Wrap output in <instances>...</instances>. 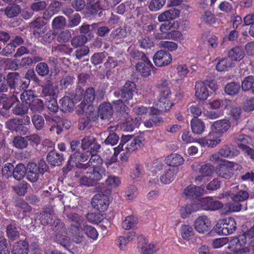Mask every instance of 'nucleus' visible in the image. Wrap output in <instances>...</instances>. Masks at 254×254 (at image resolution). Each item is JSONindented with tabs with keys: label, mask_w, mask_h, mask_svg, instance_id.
Instances as JSON below:
<instances>
[{
	"label": "nucleus",
	"mask_w": 254,
	"mask_h": 254,
	"mask_svg": "<svg viewBox=\"0 0 254 254\" xmlns=\"http://www.w3.org/2000/svg\"><path fill=\"white\" fill-rule=\"evenodd\" d=\"M14 168L13 178L17 181L22 180L26 174L27 168L22 163H18Z\"/></svg>",
	"instance_id": "ea45409f"
},
{
	"label": "nucleus",
	"mask_w": 254,
	"mask_h": 254,
	"mask_svg": "<svg viewBox=\"0 0 254 254\" xmlns=\"http://www.w3.org/2000/svg\"><path fill=\"white\" fill-rule=\"evenodd\" d=\"M205 190L203 186H188L184 190L185 194L189 197L196 198L203 193Z\"/></svg>",
	"instance_id": "412c9836"
},
{
	"label": "nucleus",
	"mask_w": 254,
	"mask_h": 254,
	"mask_svg": "<svg viewBox=\"0 0 254 254\" xmlns=\"http://www.w3.org/2000/svg\"><path fill=\"white\" fill-rule=\"evenodd\" d=\"M195 90V96L199 101H205L209 96L208 88L203 81H196Z\"/></svg>",
	"instance_id": "f3484780"
},
{
	"label": "nucleus",
	"mask_w": 254,
	"mask_h": 254,
	"mask_svg": "<svg viewBox=\"0 0 254 254\" xmlns=\"http://www.w3.org/2000/svg\"><path fill=\"white\" fill-rule=\"evenodd\" d=\"M234 163L227 162L226 163L218 165L215 169L217 175L225 180L232 179L234 175Z\"/></svg>",
	"instance_id": "1a4fd4ad"
},
{
	"label": "nucleus",
	"mask_w": 254,
	"mask_h": 254,
	"mask_svg": "<svg viewBox=\"0 0 254 254\" xmlns=\"http://www.w3.org/2000/svg\"><path fill=\"white\" fill-rule=\"evenodd\" d=\"M194 229L199 234H207L211 229V222L210 219L205 215L198 216L193 223Z\"/></svg>",
	"instance_id": "6e6552de"
},
{
	"label": "nucleus",
	"mask_w": 254,
	"mask_h": 254,
	"mask_svg": "<svg viewBox=\"0 0 254 254\" xmlns=\"http://www.w3.org/2000/svg\"><path fill=\"white\" fill-rule=\"evenodd\" d=\"M134 8V4L130 1H127L118 6L116 12L123 15L125 12H130V10Z\"/></svg>",
	"instance_id": "4d7b16f0"
},
{
	"label": "nucleus",
	"mask_w": 254,
	"mask_h": 254,
	"mask_svg": "<svg viewBox=\"0 0 254 254\" xmlns=\"http://www.w3.org/2000/svg\"><path fill=\"white\" fill-rule=\"evenodd\" d=\"M46 12H44L43 16L38 17L30 23V28L32 29L34 35L36 36H41V29L46 25V21L50 19V17H46Z\"/></svg>",
	"instance_id": "4468645a"
},
{
	"label": "nucleus",
	"mask_w": 254,
	"mask_h": 254,
	"mask_svg": "<svg viewBox=\"0 0 254 254\" xmlns=\"http://www.w3.org/2000/svg\"><path fill=\"white\" fill-rule=\"evenodd\" d=\"M254 84V76L249 75L246 77L242 82V89L243 91L252 90Z\"/></svg>",
	"instance_id": "774afa93"
},
{
	"label": "nucleus",
	"mask_w": 254,
	"mask_h": 254,
	"mask_svg": "<svg viewBox=\"0 0 254 254\" xmlns=\"http://www.w3.org/2000/svg\"><path fill=\"white\" fill-rule=\"evenodd\" d=\"M245 56V52L241 46H237L231 49L228 52V57L232 61H240Z\"/></svg>",
	"instance_id": "c756f323"
},
{
	"label": "nucleus",
	"mask_w": 254,
	"mask_h": 254,
	"mask_svg": "<svg viewBox=\"0 0 254 254\" xmlns=\"http://www.w3.org/2000/svg\"><path fill=\"white\" fill-rule=\"evenodd\" d=\"M29 108L19 101L12 109V113L16 116H23L28 113Z\"/></svg>",
	"instance_id": "5fc2aeb1"
},
{
	"label": "nucleus",
	"mask_w": 254,
	"mask_h": 254,
	"mask_svg": "<svg viewBox=\"0 0 254 254\" xmlns=\"http://www.w3.org/2000/svg\"><path fill=\"white\" fill-rule=\"evenodd\" d=\"M128 102H125L122 99H120L113 102L114 108L116 111L124 116V117H127L129 111L128 107L127 104Z\"/></svg>",
	"instance_id": "473e14b6"
},
{
	"label": "nucleus",
	"mask_w": 254,
	"mask_h": 254,
	"mask_svg": "<svg viewBox=\"0 0 254 254\" xmlns=\"http://www.w3.org/2000/svg\"><path fill=\"white\" fill-rule=\"evenodd\" d=\"M66 216L68 221L72 222L70 225V232L73 237V240L77 244L81 243L83 236L80 233L81 226L84 221V218L76 213L66 212Z\"/></svg>",
	"instance_id": "f03ea898"
},
{
	"label": "nucleus",
	"mask_w": 254,
	"mask_h": 254,
	"mask_svg": "<svg viewBox=\"0 0 254 254\" xmlns=\"http://www.w3.org/2000/svg\"><path fill=\"white\" fill-rule=\"evenodd\" d=\"M22 81L23 79L21 78L19 73L17 72H9L5 77L7 90L8 88L10 90H14L13 91L20 90L22 89L21 84Z\"/></svg>",
	"instance_id": "f8f14e48"
},
{
	"label": "nucleus",
	"mask_w": 254,
	"mask_h": 254,
	"mask_svg": "<svg viewBox=\"0 0 254 254\" xmlns=\"http://www.w3.org/2000/svg\"><path fill=\"white\" fill-rule=\"evenodd\" d=\"M170 82L166 79H161L157 82L156 87L159 92V96L165 97H171L172 92L169 85Z\"/></svg>",
	"instance_id": "4be33fe9"
},
{
	"label": "nucleus",
	"mask_w": 254,
	"mask_h": 254,
	"mask_svg": "<svg viewBox=\"0 0 254 254\" xmlns=\"http://www.w3.org/2000/svg\"><path fill=\"white\" fill-rule=\"evenodd\" d=\"M98 112L101 119H109L113 115V109L110 103L104 102L99 106Z\"/></svg>",
	"instance_id": "a878e982"
},
{
	"label": "nucleus",
	"mask_w": 254,
	"mask_h": 254,
	"mask_svg": "<svg viewBox=\"0 0 254 254\" xmlns=\"http://www.w3.org/2000/svg\"><path fill=\"white\" fill-rule=\"evenodd\" d=\"M70 156L71 157V159H72V162L75 163H78L76 166L77 168H79L78 167L79 165L82 164L81 162L86 161L89 159L90 154H89V151H85L83 150V151H76L72 154Z\"/></svg>",
	"instance_id": "2f4dec72"
},
{
	"label": "nucleus",
	"mask_w": 254,
	"mask_h": 254,
	"mask_svg": "<svg viewBox=\"0 0 254 254\" xmlns=\"http://www.w3.org/2000/svg\"><path fill=\"white\" fill-rule=\"evenodd\" d=\"M180 233L183 239L189 241L193 237L194 231L192 226L183 224L181 227Z\"/></svg>",
	"instance_id": "a19ab883"
},
{
	"label": "nucleus",
	"mask_w": 254,
	"mask_h": 254,
	"mask_svg": "<svg viewBox=\"0 0 254 254\" xmlns=\"http://www.w3.org/2000/svg\"><path fill=\"white\" fill-rule=\"evenodd\" d=\"M197 211V207L195 203H190L183 206L180 209V214L182 218L185 219L192 212Z\"/></svg>",
	"instance_id": "de8ad7c7"
},
{
	"label": "nucleus",
	"mask_w": 254,
	"mask_h": 254,
	"mask_svg": "<svg viewBox=\"0 0 254 254\" xmlns=\"http://www.w3.org/2000/svg\"><path fill=\"white\" fill-rule=\"evenodd\" d=\"M172 61L171 55L165 50L158 51L153 56L154 63L156 66L158 67L168 65Z\"/></svg>",
	"instance_id": "ddd939ff"
},
{
	"label": "nucleus",
	"mask_w": 254,
	"mask_h": 254,
	"mask_svg": "<svg viewBox=\"0 0 254 254\" xmlns=\"http://www.w3.org/2000/svg\"><path fill=\"white\" fill-rule=\"evenodd\" d=\"M166 164L173 167H177L184 164L183 157L178 153H172L167 156L165 159Z\"/></svg>",
	"instance_id": "bb28decb"
},
{
	"label": "nucleus",
	"mask_w": 254,
	"mask_h": 254,
	"mask_svg": "<svg viewBox=\"0 0 254 254\" xmlns=\"http://www.w3.org/2000/svg\"><path fill=\"white\" fill-rule=\"evenodd\" d=\"M121 183L120 178L115 175L108 176V178L105 181L106 185L111 188H115L119 187L121 184Z\"/></svg>",
	"instance_id": "338daca9"
},
{
	"label": "nucleus",
	"mask_w": 254,
	"mask_h": 254,
	"mask_svg": "<svg viewBox=\"0 0 254 254\" xmlns=\"http://www.w3.org/2000/svg\"><path fill=\"white\" fill-rule=\"evenodd\" d=\"M231 126L230 122L226 119H222L215 121L211 126L212 131L219 137L227 132Z\"/></svg>",
	"instance_id": "2eb2a0df"
},
{
	"label": "nucleus",
	"mask_w": 254,
	"mask_h": 254,
	"mask_svg": "<svg viewBox=\"0 0 254 254\" xmlns=\"http://www.w3.org/2000/svg\"><path fill=\"white\" fill-rule=\"evenodd\" d=\"M41 175L37 169V164L33 162L29 163L27 165L26 173L27 179L32 183L36 182Z\"/></svg>",
	"instance_id": "b1692460"
},
{
	"label": "nucleus",
	"mask_w": 254,
	"mask_h": 254,
	"mask_svg": "<svg viewBox=\"0 0 254 254\" xmlns=\"http://www.w3.org/2000/svg\"><path fill=\"white\" fill-rule=\"evenodd\" d=\"M90 158L89 161L85 164H80L78 166L80 169L86 170L89 167L91 166L92 167H103V160L100 155L98 154H93L90 155Z\"/></svg>",
	"instance_id": "393cba45"
},
{
	"label": "nucleus",
	"mask_w": 254,
	"mask_h": 254,
	"mask_svg": "<svg viewBox=\"0 0 254 254\" xmlns=\"http://www.w3.org/2000/svg\"><path fill=\"white\" fill-rule=\"evenodd\" d=\"M177 172L174 169L166 170L160 177V181L164 184H169L175 179Z\"/></svg>",
	"instance_id": "79ce46f5"
},
{
	"label": "nucleus",
	"mask_w": 254,
	"mask_h": 254,
	"mask_svg": "<svg viewBox=\"0 0 254 254\" xmlns=\"http://www.w3.org/2000/svg\"><path fill=\"white\" fill-rule=\"evenodd\" d=\"M60 109L63 112H70L73 110L74 106V102L71 98L64 96L60 101Z\"/></svg>",
	"instance_id": "e433bc0d"
},
{
	"label": "nucleus",
	"mask_w": 254,
	"mask_h": 254,
	"mask_svg": "<svg viewBox=\"0 0 254 254\" xmlns=\"http://www.w3.org/2000/svg\"><path fill=\"white\" fill-rule=\"evenodd\" d=\"M247 243L245 236L239 235L238 237L231 239L228 243V249L234 254H243L246 252L247 248L244 247Z\"/></svg>",
	"instance_id": "9d476101"
},
{
	"label": "nucleus",
	"mask_w": 254,
	"mask_h": 254,
	"mask_svg": "<svg viewBox=\"0 0 254 254\" xmlns=\"http://www.w3.org/2000/svg\"><path fill=\"white\" fill-rule=\"evenodd\" d=\"M20 95V98L22 103H25L29 105L37 97L34 92L32 90H24Z\"/></svg>",
	"instance_id": "c03bdc74"
},
{
	"label": "nucleus",
	"mask_w": 254,
	"mask_h": 254,
	"mask_svg": "<svg viewBox=\"0 0 254 254\" xmlns=\"http://www.w3.org/2000/svg\"><path fill=\"white\" fill-rule=\"evenodd\" d=\"M33 113H41L44 108V103L42 100L37 97L29 105V107Z\"/></svg>",
	"instance_id": "603ef678"
},
{
	"label": "nucleus",
	"mask_w": 254,
	"mask_h": 254,
	"mask_svg": "<svg viewBox=\"0 0 254 254\" xmlns=\"http://www.w3.org/2000/svg\"><path fill=\"white\" fill-rule=\"evenodd\" d=\"M191 128L192 132L196 134H201L205 130L204 122L198 118H193L190 121Z\"/></svg>",
	"instance_id": "72a5a7b5"
},
{
	"label": "nucleus",
	"mask_w": 254,
	"mask_h": 254,
	"mask_svg": "<svg viewBox=\"0 0 254 254\" xmlns=\"http://www.w3.org/2000/svg\"><path fill=\"white\" fill-rule=\"evenodd\" d=\"M197 142L202 146L213 148L220 143V139L218 135L212 131L209 132L207 136L199 138Z\"/></svg>",
	"instance_id": "dca6fc26"
},
{
	"label": "nucleus",
	"mask_w": 254,
	"mask_h": 254,
	"mask_svg": "<svg viewBox=\"0 0 254 254\" xmlns=\"http://www.w3.org/2000/svg\"><path fill=\"white\" fill-rule=\"evenodd\" d=\"M23 242H26L27 246V249L29 248L33 252L37 251L39 249V243L37 238L34 236H30L25 238Z\"/></svg>",
	"instance_id": "09e8293b"
},
{
	"label": "nucleus",
	"mask_w": 254,
	"mask_h": 254,
	"mask_svg": "<svg viewBox=\"0 0 254 254\" xmlns=\"http://www.w3.org/2000/svg\"><path fill=\"white\" fill-rule=\"evenodd\" d=\"M164 121L160 116H152L144 122V126L147 128L157 127L163 125Z\"/></svg>",
	"instance_id": "58836bf2"
},
{
	"label": "nucleus",
	"mask_w": 254,
	"mask_h": 254,
	"mask_svg": "<svg viewBox=\"0 0 254 254\" xmlns=\"http://www.w3.org/2000/svg\"><path fill=\"white\" fill-rule=\"evenodd\" d=\"M65 24V18L63 16H58L53 20L52 27L54 30H60L63 29Z\"/></svg>",
	"instance_id": "6e6d98bb"
},
{
	"label": "nucleus",
	"mask_w": 254,
	"mask_h": 254,
	"mask_svg": "<svg viewBox=\"0 0 254 254\" xmlns=\"http://www.w3.org/2000/svg\"><path fill=\"white\" fill-rule=\"evenodd\" d=\"M19 92L15 91L13 94L8 96L7 94H2L0 96V100H2V107L5 110H8L16 103H19V99L17 97Z\"/></svg>",
	"instance_id": "a211bd4d"
},
{
	"label": "nucleus",
	"mask_w": 254,
	"mask_h": 254,
	"mask_svg": "<svg viewBox=\"0 0 254 254\" xmlns=\"http://www.w3.org/2000/svg\"><path fill=\"white\" fill-rule=\"evenodd\" d=\"M20 229V227L15 221H13L9 224L6 229L7 238L11 241H14L17 239L19 236Z\"/></svg>",
	"instance_id": "cd10ccee"
},
{
	"label": "nucleus",
	"mask_w": 254,
	"mask_h": 254,
	"mask_svg": "<svg viewBox=\"0 0 254 254\" xmlns=\"http://www.w3.org/2000/svg\"><path fill=\"white\" fill-rule=\"evenodd\" d=\"M64 160V155L58 153L55 150L50 151L47 156V161L54 167L61 165Z\"/></svg>",
	"instance_id": "aec40b11"
},
{
	"label": "nucleus",
	"mask_w": 254,
	"mask_h": 254,
	"mask_svg": "<svg viewBox=\"0 0 254 254\" xmlns=\"http://www.w3.org/2000/svg\"><path fill=\"white\" fill-rule=\"evenodd\" d=\"M56 241L65 248L70 246V240L66 235L64 223L60 219L55 220L53 224Z\"/></svg>",
	"instance_id": "7ed1b4c3"
},
{
	"label": "nucleus",
	"mask_w": 254,
	"mask_h": 254,
	"mask_svg": "<svg viewBox=\"0 0 254 254\" xmlns=\"http://www.w3.org/2000/svg\"><path fill=\"white\" fill-rule=\"evenodd\" d=\"M171 97L160 96L157 103L158 108L161 112L169 111L174 105L173 102L170 99Z\"/></svg>",
	"instance_id": "f704fd0d"
},
{
	"label": "nucleus",
	"mask_w": 254,
	"mask_h": 254,
	"mask_svg": "<svg viewBox=\"0 0 254 254\" xmlns=\"http://www.w3.org/2000/svg\"><path fill=\"white\" fill-rule=\"evenodd\" d=\"M234 153L230 147L228 146H225L221 148L218 154H214L212 155L210 160L212 161L216 162L218 160L219 156L225 158H232L234 156Z\"/></svg>",
	"instance_id": "7c9ffc66"
},
{
	"label": "nucleus",
	"mask_w": 254,
	"mask_h": 254,
	"mask_svg": "<svg viewBox=\"0 0 254 254\" xmlns=\"http://www.w3.org/2000/svg\"><path fill=\"white\" fill-rule=\"evenodd\" d=\"M28 252L26 242L20 240L13 245L11 253L12 254H28Z\"/></svg>",
	"instance_id": "37998d69"
},
{
	"label": "nucleus",
	"mask_w": 254,
	"mask_h": 254,
	"mask_svg": "<svg viewBox=\"0 0 254 254\" xmlns=\"http://www.w3.org/2000/svg\"><path fill=\"white\" fill-rule=\"evenodd\" d=\"M143 145L141 138L139 136L134 137L132 140H130L129 143H128L126 145L125 149L127 152H131L136 149H137L138 147H141Z\"/></svg>",
	"instance_id": "a18cd8bd"
},
{
	"label": "nucleus",
	"mask_w": 254,
	"mask_h": 254,
	"mask_svg": "<svg viewBox=\"0 0 254 254\" xmlns=\"http://www.w3.org/2000/svg\"><path fill=\"white\" fill-rule=\"evenodd\" d=\"M135 68L142 76L147 77L150 75L151 70L155 67L152 64H148L138 62L135 64Z\"/></svg>",
	"instance_id": "c85d7f7f"
},
{
	"label": "nucleus",
	"mask_w": 254,
	"mask_h": 254,
	"mask_svg": "<svg viewBox=\"0 0 254 254\" xmlns=\"http://www.w3.org/2000/svg\"><path fill=\"white\" fill-rule=\"evenodd\" d=\"M249 197V193L245 190H241L236 193H232L231 198L233 202L230 204V208L233 212H238L242 208V205L240 203L247 200Z\"/></svg>",
	"instance_id": "0eeeda50"
},
{
	"label": "nucleus",
	"mask_w": 254,
	"mask_h": 254,
	"mask_svg": "<svg viewBox=\"0 0 254 254\" xmlns=\"http://www.w3.org/2000/svg\"><path fill=\"white\" fill-rule=\"evenodd\" d=\"M106 176V169L104 167L89 168L79 180L80 186H93Z\"/></svg>",
	"instance_id": "f257e3e1"
},
{
	"label": "nucleus",
	"mask_w": 254,
	"mask_h": 254,
	"mask_svg": "<svg viewBox=\"0 0 254 254\" xmlns=\"http://www.w3.org/2000/svg\"><path fill=\"white\" fill-rule=\"evenodd\" d=\"M236 228V221L232 217L219 219L215 226L216 232L219 235L224 236L233 233Z\"/></svg>",
	"instance_id": "20e7f679"
},
{
	"label": "nucleus",
	"mask_w": 254,
	"mask_h": 254,
	"mask_svg": "<svg viewBox=\"0 0 254 254\" xmlns=\"http://www.w3.org/2000/svg\"><path fill=\"white\" fill-rule=\"evenodd\" d=\"M30 81H34L36 84H39L40 80L36 75L33 69H28L25 74L21 87L22 90L28 87Z\"/></svg>",
	"instance_id": "5701e85b"
},
{
	"label": "nucleus",
	"mask_w": 254,
	"mask_h": 254,
	"mask_svg": "<svg viewBox=\"0 0 254 254\" xmlns=\"http://www.w3.org/2000/svg\"><path fill=\"white\" fill-rule=\"evenodd\" d=\"M240 90V85L235 82L228 83L225 86V93L230 96L237 95Z\"/></svg>",
	"instance_id": "49530a36"
},
{
	"label": "nucleus",
	"mask_w": 254,
	"mask_h": 254,
	"mask_svg": "<svg viewBox=\"0 0 254 254\" xmlns=\"http://www.w3.org/2000/svg\"><path fill=\"white\" fill-rule=\"evenodd\" d=\"M14 170V165L12 163H7L4 164L1 170L2 178L8 179L11 177H13Z\"/></svg>",
	"instance_id": "3c124183"
},
{
	"label": "nucleus",
	"mask_w": 254,
	"mask_h": 254,
	"mask_svg": "<svg viewBox=\"0 0 254 254\" xmlns=\"http://www.w3.org/2000/svg\"><path fill=\"white\" fill-rule=\"evenodd\" d=\"M35 70L37 74L42 77L46 76L49 73V68L47 63L40 62L35 66Z\"/></svg>",
	"instance_id": "13d9d810"
},
{
	"label": "nucleus",
	"mask_w": 254,
	"mask_h": 254,
	"mask_svg": "<svg viewBox=\"0 0 254 254\" xmlns=\"http://www.w3.org/2000/svg\"><path fill=\"white\" fill-rule=\"evenodd\" d=\"M21 12V6L16 3L10 4L4 9V14L8 18L17 16Z\"/></svg>",
	"instance_id": "c9c22d12"
},
{
	"label": "nucleus",
	"mask_w": 254,
	"mask_h": 254,
	"mask_svg": "<svg viewBox=\"0 0 254 254\" xmlns=\"http://www.w3.org/2000/svg\"><path fill=\"white\" fill-rule=\"evenodd\" d=\"M136 88L133 82L127 81L119 91L115 92V95L117 97L120 96L124 102H128L132 99Z\"/></svg>",
	"instance_id": "423d86ee"
},
{
	"label": "nucleus",
	"mask_w": 254,
	"mask_h": 254,
	"mask_svg": "<svg viewBox=\"0 0 254 254\" xmlns=\"http://www.w3.org/2000/svg\"><path fill=\"white\" fill-rule=\"evenodd\" d=\"M83 231L87 236L92 239L96 240L98 237V233L95 228L90 225H85Z\"/></svg>",
	"instance_id": "69168bd1"
},
{
	"label": "nucleus",
	"mask_w": 254,
	"mask_h": 254,
	"mask_svg": "<svg viewBox=\"0 0 254 254\" xmlns=\"http://www.w3.org/2000/svg\"><path fill=\"white\" fill-rule=\"evenodd\" d=\"M138 222L137 218L133 216H128L122 223V227L125 230H130L135 226Z\"/></svg>",
	"instance_id": "864d4df0"
},
{
	"label": "nucleus",
	"mask_w": 254,
	"mask_h": 254,
	"mask_svg": "<svg viewBox=\"0 0 254 254\" xmlns=\"http://www.w3.org/2000/svg\"><path fill=\"white\" fill-rule=\"evenodd\" d=\"M197 211L200 210L215 211L222 208L223 204L218 200H214L212 197H206L199 199L195 203Z\"/></svg>",
	"instance_id": "39448f33"
},
{
	"label": "nucleus",
	"mask_w": 254,
	"mask_h": 254,
	"mask_svg": "<svg viewBox=\"0 0 254 254\" xmlns=\"http://www.w3.org/2000/svg\"><path fill=\"white\" fill-rule=\"evenodd\" d=\"M232 63L227 58H221L219 60L215 68L219 71H227L231 67Z\"/></svg>",
	"instance_id": "8fccbe9b"
},
{
	"label": "nucleus",
	"mask_w": 254,
	"mask_h": 254,
	"mask_svg": "<svg viewBox=\"0 0 254 254\" xmlns=\"http://www.w3.org/2000/svg\"><path fill=\"white\" fill-rule=\"evenodd\" d=\"M95 90L93 87L87 88L84 92L83 102L86 104H91L95 99Z\"/></svg>",
	"instance_id": "680f3d73"
},
{
	"label": "nucleus",
	"mask_w": 254,
	"mask_h": 254,
	"mask_svg": "<svg viewBox=\"0 0 254 254\" xmlns=\"http://www.w3.org/2000/svg\"><path fill=\"white\" fill-rule=\"evenodd\" d=\"M127 32L125 29H117L112 32L111 36L113 40L118 41L117 43L121 42L123 39L126 37Z\"/></svg>",
	"instance_id": "e2e57ef3"
},
{
	"label": "nucleus",
	"mask_w": 254,
	"mask_h": 254,
	"mask_svg": "<svg viewBox=\"0 0 254 254\" xmlns=\"http://www.w3.org/2000/svg\"><path fill=\"white\" fill-rule=\"evenodd\" d=\"M133 138V135H123L121 138V140L119 145L114 148L115 154H119L121 151L124 150L123 147L127 143H128L131 139Z\"/></svg>",
	"instance_id": "052dcab7"
},
{
	"label": "nucleus",
	"mask_w": 254,
	"mask_h": 254,
	"mask_svg": "<svg viewBox=\"0 0 254 254\" xmlns=\"http://www.w3.org/2000/svg\"><path fill=\"white\" fill-rule=\"evenodd\" d=\"M6 128L11 131H15L20 134H24L27 128L20 123L19 118H13L8 120L5 123Z\"/></svg>",
	"instance_id": "6ab92c4d"
},
{
	"label": "nucleus",
	"mask_w": 254,
	"mask_h": 254,
	"mask_svg": "<svg viewBox=\"0 0 254 254\" xmlns=\"http://www.w3.org/2000/svg\"><path fill=\"white\" fill-rule=\"evenodd\" d=\"M200 19L202 23L207 25H212L216 23L217 18L214 13L210 10H205L201 14Z\"/></svg>",
	"instance_id": "4c0bfd02"
},
{
	"label": "nucleus",
	"mask_w": 254,
	"mask_h": 254,
	"mask_svg": "<svg viewBox=\"0 0 254 254\" xmlns=\"http://www.w3.org/2000/svg\"><path fill=\"white\" fill-rule=\"evenodd\" d=\"M14 146L17 149L25 148L28 146V141L25 137L21 136H16L13 140Z\"/></svg>",
	"instance_id": "0e129e2a"
},
{
	"label": "nucleus",
	"mask_w": 254,
	"mask_h": 254,
	"mask_svg": "<svg viewBox=\"0 0 254 254\" xmlns=\"http://www.w3.org/2000/svg\"><path fill=\"white\" fill-rule=\"evenodd\" d=\"M31 120L37 130H40L44 127L45 121L41 115L35 114L32 117Z\"/></svg>",
	"instance_id": "bf43d9fd"
},
{
	"label": "nucleus",
	"mask_w": 254,
	"mask_h": 254,
	"mask_svg": "<svg viewBox=\"0 0 254 254\" xmlns=\"http://www.w3.org/2000/svg\"><path fill=\"white\" fill-rule=\"evenodd\" d=\"M91 204L98 211L104 212L107 210L109 205V197L103 193L96 194L92 198Z\"/></svg>",
	"instance_id": "9b49d317"
}]
</instances>
